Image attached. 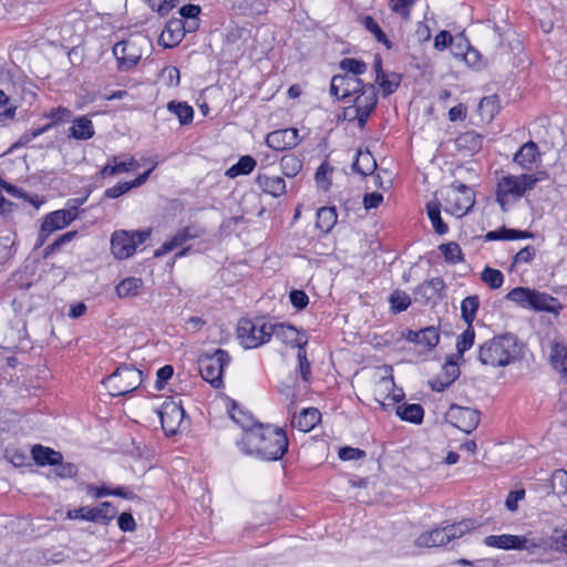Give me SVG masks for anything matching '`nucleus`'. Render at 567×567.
I'll return each mask as SVG.
<instances>
[{
  "label": "nucleus",
  "instance_id": "obj_1",
  "mask_svg": "<svg viewBox=\"0 0 567 567\" xmlns=\"http://www.w3.org/2000/svg\"><path fill=\"white\" fill-rule=\"evenodd\" d=\"M229 414L245 431L241 440L237 442L243 453L256 455L265 461H278L287 453L289 440L285 430L269 424L254 423L235 401L231 402Z\"/></svg>",
  "mask_w": 567,
  "mask_h": 567
},
{
  "label": "nucleus",
  "instance_id": "obj_2",
  "mask_svg": "<svg viewBox=\"0 0 567 567\" xmlns=\"http://www.w3.org/2000/svg\"><path fill=\"white\" fill-rule=\"evenodd\" d=\"M522 344L514 334L505 333L496 336L478 349V361L493 368L506 367L520 359Z\"/></svg>",
  "mask_w": 567,
  "mask_h": 567
},
{
  "label": "nucleus",
  "instance_id": "obj_3",
  "mask_svg": "<svg viewBox=\"0 0 567 567\" xmlns=\"http://www.w3.org/2000/svg\"><path fill=\"white\" fill-rule=\"evenodd\" d=\"M143 382V372L134 364L121 363L113 373L102 380L112 396H124Z\"/></svg>",
  "mask_w": 567,
  "mask_h": 567
},
{
  "label": "nucleus",
  "instance_id": "obj_4",
  "mask_svg": "<svg viewBox=\"0 0 567 567\" xmlns=\"http://www.w3.org/2000/svg\"><path fill=\"white\" fill-rule=\"evenodd\" d=\"M546 173L538 174H522L519 176L508 175L504 176L497 186L496 200L503 210H506V197H522L527 190H530L535 185L543 181Z\"/></svg>",
  "mask_w": 567,
  "mask_h": 567
},
{
  "label": "nucleus",
  "instance_id": "obj_5",
  "mask_svg": "<svg viewBox=\"0 0 567 567\" xmlns=\"http://www.w3.org/2000/svg\"><path fill=\"white\" fill-rule=\"evenodd\" d=\"M269 326L264 317L241 318L237 323V338L245 349H256L269 342Z\"/></svg>",
  "mask_w": 567,
  "mask_h": 567
},
{
  "label": "nucleus",
  "instance_id": "obj_6",
  "mask_svg": "<svg viewBox=\"0 0 567 567\" xmlns=\"http://www.w3.org/2000/svg\"><path fill=\"white\" fill-rule=\"evenodd\" d=\"M353 96V104L346 109L344 114L350 116V121L357 120L358 126L363 130L378 104L375 85L364 83L362 90Z\"/></svg>",
  "mask_w": 567,
  "mask_h": 567
},
{
  "label": "nucleus",
  "instance_id": "obj_7",
  "mask_svg": "<svg viewBox=\"0 0 567 567\" xmlns=\"http://www.w3.org/2000/svg\"><path fill=\"white\" fill-rule=\"evenodd\" d=\"M229 363L230 355L224 349H217L213 353H204L198 359L202 378L215 389H220L224 385L223 374Z\"/></svg>",
  "mask_w": 567,
  "mask_h": 567
},
{
  "label": "nucleus",
  "instance_id": "obj_8",
  "mask_svg": "<svg viewBox=\"0 0 567 567\" xmlns=\"http://www.w3.org/2000/svg\"><path fill=\"white\" fill-rule=\"evenodd\" d=\"M505 299L514 302L524 309H529L533 311H554L553 303L556 299L548 293L537 291L535 289H530L527 287H516L512 289L506 296Z\"/></svg>",
  "mask_w": 567,
  "mask_h": 567
},
{
  "label": "nucleus",
  "instance_id": "obj_9",
  "mask_svg": "<svg viewBox=\"0 0 567 567\" xmlns=\"http://www.w3.org/2000/svg\"><path fill=\"white\" fill-rule=\"evenodd\" d=\"M117 515V508L111 502H102L97 506H81L69 509L66 517L70 519L86 520L100 525H109Z\"/></svg>",
  "mask_w": 567,
  "mask_h": 567
},
{
  "label": "nucleus",
  "instance_id": "obj_10",
  "mask_svg": "<svg viewBox=\"0 0 567 567\" xmlns=\"http://www.w3.org/2000/svg\"><path fill=\"white\" fill-rule=\"evenodd\" d=\"M445 210L457 217L466 215L475 204L474 190L460 182H454L451 185V192L446 199Z\"/></svg>",
  "mask_w": 567,
  "mask_h": 567
},
{
  "label": "nucleus",
  "instance_id": "obj_11",
  "mask_svg": "<svg viewBox=\"0 0 567 567\" xmlns=\"http://www.w3.org/2000/svg\"><path fill=\"white\" fill-rule=\"evenodd\" d=\"M72 221H74L72 216L64 209H58L47 214L42 219L34 248L42 247L53 233L64 229L71 225Z\"/></svg>",
  "mask_w": 567,
  "mask_h": 567
},
{
  "label": "nucleus",
  "instance_id": "obj_12",
  "mask_svg": "<svg viewBox=\"0 0 567 567\" xmlns=\"http://www.w3.org/2000/svg\"><path fill=\"white\" fill-rule=\"evenodd\" d=\"M445 417L451 425L470 434L478 426L481 412L476 409L452 404Z\"/></svg>",
  "mask_w": 567,
  "mask_h": 567
},
{
  "label": "nucleus",
  "instance_id": "obj_13",
  "mask_svg": "<svg viewBox=\"0 0 567 567\" xmlns=\"http://www.w3.org/2000/svg\"><path fill=\"white\" fill-rule=\"evenodd\" d=\"M185 414L182 401H166L162 404L158 416L162 429L167 436H173L179 431Z\"/></svg>",
  "mask_w": 567,
  "mask_h": 567
},
{
  "label": "nucleus",
  "instance_id": "obj_14",
  "mask_svg": "<svg viewBox=\"0 0 567 567\" xmlns=\"http://www.w3.org/2000/svg\"><path fill=\"white\" fill-rule=\"evenodd\" d=\"M363 81L349 74H336L331 79L330 94L337 100L346 101L362 90Z\"/></svg>",
  "mask_w": 567,
  "mask_h": 567
},
{
  "label": "nucleus",
  "instance_id": "obj_15",
  "mask_svg": "<svg viewBox=\"0 0 567 567\" xmlns=\"http://www.w3.org/2000/svg\"><path fill=\"white\" fill-rule=\"evenodd\" d=\"M446 285L441 277L423 281L413 290L414 301L421 305L435 303L436 299H443Z\"/></svg>",
  "mask_w": 567,
  "mask_h": 567
},
{
  "label": "nucleus",
  "instance_id": "obj_16",
  "mask_svg": "<svg viewBox=\"0 0 567 567\" xmlns=\"http://www.w3.org/2000/svg\"><path fill=\"white\" fill-rule=\"evenodd\" d=\"M112 51L117 62V69L121 72H126L135 68L142 58L136 45L128 40L117 42Z\"/></svg>",
  "mask_w": 567,
  "mask_h": 567
},
{
  "label": "nucleus",
  "instance_id": "obj_17",
  "mask_svg": "<svg viewBox=\"0 0 567 567\" xmlns=\"http://www.w3.org/2000/svg\"><path fill=\"white\" fill-rule=\"evenodd\" d=\"M204 234V229L189 225L176 231V234L166 240L155 252V257H161L174 250L177 247L184 246L188 240L199 238Z\"/></svg>",
  "mask_w": 567,
  "mask_h": 567
},
{
  "label": "nucleus",
  "instance_id": "obj_18",
  "mask_svg": "<svg viewBox=\"0 0 567 567\" xmlns=\"http://www.w3.org/2000/svg\"><path fill=\"white\" fill-rule=\"evenodd\" d=\"M299 143L297 128L276 130L266 136V144L275 151L290 150Z\"/></svg>",
  "mask_w": 567,
  "mask_h": 567
},
{
  "label": "nucleus",
  "instance_id": "obj_19",
  "mask_svg": "<svg viewBox=\"0 0 567 567\" xmlns=\"http://www.w3.org/2000/svg\"><path fill=\"white\" fill-rule=\"evenodd\" d=\"M111 250L116 259L131 257L136 248L135 241L127 230H116L111 237Z\"/></svg>",
  "mask_w": 567,
  "mask_h": 567
},
{
  "label": "nucleus",
  "instance_id": "obj_20",
  "mask_svg": "<svg viewBox=\"0 0 567 567\" xmlns=\"http://www.w3.org/2000/svg\"><path fill=\"white\" fill-rule=\"evenodd\" d=\"M513 161L523 169L532 171L537 163L542 162V154L538 145L533 141L524 143L515 153Z\"/></svg>",
  "mask_w": 567,
  "mask_h": 567
},
{
  "label": "nucleus",
  "instance_id": "obj_21",
  "mask_svg": "<svg viewBox=\"0 0 567 567\" xmlns=\"http://www.w3.org/2000/svg\"><path fill=\"white\" fill-rule=\"evenodd\" d=\"M269 340L274 336L276 339L281 342L289 344L291 347H296L299 349V346H306L307 341L300 338L299 332L296 328L286 323H270L269 326Z\"/></svg>",
  "mask_w": 567,
  "mask_h": 567
},
{
  "label": "nucleus",
  "instance_id": "obj_22",
  "mask_svg": "<svg viewBox=\"0 0 567 567\" xmlns=\"http://www.w3.org/2000/svg\"><path fill=\"white\" fill-rule=\"evenodd\" d=\"M184 25L182 24V19H169L158 38V44L167 49L178 45L185 37L183 32Z\"/></svg>",
  "mask_w": 567,
  "mask_h": 567
},
{
  "label": "nucleus",
  "instance_id": "obj_23",
  "mask_svg": "<svg viewBox=\"0 0 567 567\" xmlns=\"http://www.w3.org/2000/svg\"><path fill=\"white\" fill-rule=\"evenodd\" d=\"M484 544L488 547L501 549H516L522 550V547H527L525 536L518 535H489L484 538Z\"/></svg>",
  "mask_w": 567,
  "mask_h": 567
},
{
  "label": "nucleus",
  "instance_id": "obj_24",
  "mask_svg": "<svg viewBox=\"0 0 567 567\" xmlns=\"http://www.w3.org/2000/svg\"><path fill=\"white\" fill-rule=\"evenodd\" d=\"M31 455L34 463L39 466H53L56 465L58 463H61V461L63 460V455L61 452L48 446H43L41 444H35L32 446Z\"/></svg>",
  "mask_w": 567,
  "mask_h": 567
},
{
  "label": "nucleus",
  "instance_id": "obj_25",
  "mask_svg": "<svg viewBox=\"0 0 567 567\" xmlns=\"http://www.w3.org/2000/svg\"><path fill=\"white\" fill-rule=\"evenodd\" d=\"M256 184L266 194L272 197H279L286 193V182L280 176H269L266 174H258Z\"/></svg>",
  "mask_w": 567,
  "mask_h": 567
},
{
  "label": "nucleus",
  "instance_id": "obj_26",
  "mask_svg": "<svg viewBox=\"0 0 567 567\" xmlns=\"http://www.w3.org/2000/svg\"><path fill=\"white\" fill-rule=\"evenodd\" d=\"M321 420V413L316 408L303 409L291 422L301 432H310Z\"/></svg>",
  "mask_w": 567,
  "mask_h": 567
},
{
  "label": "nucleus",
  "instance_id": "obj_27",
  "mask_svg": "<svg viewBox=\"0 0 567 567\" xmlns=\"http://www.w3.org/2000/svg\"><path fill=\"white\" fill-rule=\"evenodd\" d=\"M94 127L92 121L87 116H80L73 121L70 127V137L75 140H89L94 136Z\"/></svg>",
  "mask_w": 567,
  "mask_h": 567
},
{
  "label": "nucleus",
  "instance_id": "obj_28",
  "mask_svg": "<svg viewBox=\"0 0 567 567\" xmlns=\"http://www.w3.org/2000/svg\"><path fill=\"white\" fill-rule=\"evenodd\" d=\"M396 415L403 421L421 424L424 417V410L419 403H403L396 406Z\"/></svg>",
  "mask_w": 567,
  "mask_h": 567
},
{
  "label": "nucleus",
  "instance_id": "obj_29",
  "mask_svg": "<svg viewBox=\"0 0 567 567\" xmlns=\"http://www.w3.org/2000/svg\"><path fill=\"white\" fill-rule=\"evenodd\" d=\"M449 543H450V540H449V535H447L445 526L434 528L427 533H423L417 538V544L420 546H426V547L444 546Z\"/></svg>",
  "mask_w": 567,
  "mask_h": 567
},
{
  "label": "nucleus",
  "instance_id": "obj_30",
  "mask_svg": "<svg viewBox=\"0 0 567 567\" xmlns=\"http://www.w3.org/2000/svg\"><path fill=\"white\" fill-rule=\"evenodd\" d=\"M402 75L396 72H385L375 76V83L380 86L383 97L393 94L400 86Z\"/></svg>",
  "mask_w": 567,
  "mask_h": 567
},
{
  "label": "nucleus",
  "instance_id": "obj_31",
  "mask_svg": "<svg viewBox=\"0 0 567 567\" xmlns=\"http://www.w3.org/2000/svg\"><path fill=\"white\" fill-rule=\"evenodd\" d=\"M375 168H377V162L369 151H367L364 153L359 151L357 153L355 159L352 163L353 172H355L362 176H368L369 174H372Z\"/></svg>",
  "mask_w": 567,
  "mask_h": 567
},
{
  "label": "nucleus",
  "instance_id": "obj_32",
  "mask_svg": "<svg viewBox=\"0 0 567 567\" xmlns=\"http://www.w3.org/2000/svg\"><path fill=\"white\" fill-rule=\"evenodd\" d=\"M338 214L336 207L324 206L317 212L316 226L322 233L328 234L337 224Z\"/></svg>",
  "mask_w": 567,
  "mask_h": 567
},
{
  "label": "nucleus",
  "instance_id": "obj_33",
  "mask_svg": "<svg viewBox=\"0 0 567 567\" xmlns=\"http://www.w3.org/2000/svg\"><path fill=\"white\" fill-rule=\"evenodd\" d=\"M257 165L256 159L250 155L241 156L236 164L230 166L225 175L229 178H236L240 175L250 174Z\"/></svg>",
  "mask_w": 567,
  "mask_h": 567
},
{
  "label": "nucleus",
  "instance_id": "obj_34",
  "mask_svg": "<svg viewBox=\"0 0 567 567\" xmlns=\"http://www.w3.org/2000/svg\"><path fill=\"white\" fill-rule=\"evenodd\" d=\"M167 110L177 116L181 125H188L194 120V109L187 102L171 101Z\"/></svg>",
  "mask_w": 567,
  "mask_h": 567
},
{
  "label": "nucleus",
  "instance_id": "obj_35",
  "mask_svg": "<svg viewBox=\"0 0 567 567\" xmlns=\"http://www.w3.org/2000/svg\"><path fill=\"white\" fill-rule=\"evenodd\" d=\"M480 308V298L477 295L467 296L461 302V317L467 326H473Z\"/></svg>",
  "mask_w": 567,
  "mask_h": 567
},
{
  "label": "nucleus",
  "instance_id": "obj_36",
  "mask_svg": "<svg viewBox=\"0 0 567 567\" xmlns=\"http://www.w3.org/2000/svg\"><path fill=\"white\" fill-rule=\"evenodd\" d=\"M426 213L436 234L444 235L449 231L447 225L441 217V204L439 202H430L426 205Z\"/></svg>",
  "mask_w": 567,
  "mask_h": 567
},
{
  "label": "nucleus",
  "instance_id": "obj_37",
  "mask_svg": "<svg viewBox=\"0 0 567 567\" xmlns=\"http://www.w3.org/2000/svg\"><path fill=\"white\" fill-rule=\"evenodd\" d=\"M361 23L364 25V28L374 35L375 40L379 43H382L385 45L388 50H391L393 48V43L388 39L384 31L381 29L379 23L374 20L371 16H364L361 19Z\"/></svg>",
  "mask_w": 567,
  "mask_h": 567
},
{
  "label": "nucleus",
  "instance_id": "obj_38",
  "mask_svg": "<svg viewBox=\"0 0 567 567\" xmlns=\"http://www.w3.org/2000/svg\"><path fill=\"white\" fill-rule=\"evenodd\" d=\"M440 251L449 264H458L464 261V254L461 246L455 241H450L439 246Z\"/></svg>",
  "mask_w": 567,
  "mask_h": 567
},
{
  "label": "nucleus",
  "instance_id": "obj_39",
  "mask_svg": "<svg viewBox=\"0 0 567 567\" xmlns=\"http://www.w3.org/2000/svg\"><path fill=\"white\" fill-rule=\"evenodd\" d=\"M141 287H142V280L140 278L130 277V278L123 279L115 287V290L120 298H125V297L137 295Z\"/></svg>",
  "mask_w": 567,
  "mask_h": 567
},
{
  "label": "nucleus",
  "instance_id": "obj_40",
  "mask_svg": "<svg viewBox=\"0 0 567 567\" xmlns=\"http://www.w3.org/2000/svg\"><path fill=\"white\" fill-rule=\"evenodd\" d=\"M440 342V332L439 329L430 326L423 329H420L419 337V346L426 348L427 350L434 349Z\"/></svg>",
  "mask_w": 567,
  "mask_h": 567
},
{
  "label": "nucleus",
  "instance_id": "obj_41",
  "mask_svg": "<svg viewBox=\"0 0 567 567\" xmlns=\"http://www.w3.org/2000/svg\"><path fill=\"white\" fill-rule=\"evenodd\" d=\"M280 167L287 177H295L302 168V162L295 154H286L280 159Z\"/></svg>",
  "mask_w": 567,
  "mask_h": 567
},
{
  "label": "nucleus",
  "instance_id": "obj_42",
  "mask_svg": "<svg viewBox=\"0 0 567 567\" xmlns=\"http://www.w3.org/2000/svg\"><path fill=\"white\" fill-rule=\"evenodd\" d=\"M79 235L78 230H71L66 231L62 235H60L53 243L48 245L43 250V257L48 258L59 251L63 246L71 243L73 239H75Z\"/></svg>",
  "mask_w": 567,
  "mask_h": 567
},
{
  "label": "nucleus",
  "instance_id": "obj_43",
  "mask_svg": "<svg viewBox=\"0 0 567 567\" xmlns=\"http://www.w3.org/2000/svg\"><path fill=\"white\" fill-rule=\"evenodd\" d=\"M475 340V330L473 326H467V328L458 336L456 341V351L458 357H463V354L470 350Z\"/></svg>",
  "mask_w": 567,
  "mask_h": 567
},
{
  "label": "nucleus",
  "instance_id": "obj_44",
  "mask_svg": "<svg viewBox=\"0 0 567 567\" xmlns=\"http://www.w3.org/2000/svg\"><path fill=\"white\" fill-rule=\"evenodd\" d=\"M482 143V136L475 133L474 131L465 132L461 134L457 138L458 146L467 148L471 152H476L481 150Z\"/></svg>",
  "mask_w": 567,
  "mask_h": 567
},
{
  "label": "nucleus",
  "instance_id": "obj_45",
  "mask_svg": "<svg viewBox=\"0 0 567 567\" xmlns=\"http://www.w3.org/2000/svg\"><path fill=\"white\" fill-rule=\"evenodd\" d=\"M550 359L556 370L567 371V348L565 346L555 343L551 348Z\"/></svg>",
  "mask_w": 567,
  "mask_h": 567
},
{
  "label": "nucleus",
  "instance_id": "obj_46",
  "mask_svg": "<svg viewBox=\"0 0 567 567\" xmlns=\"http://www.w3.org/2000/svg\"><path fill=\"white\" fill-rule=\"evenodd\" d=\"M481 279L491 288L498 289L504 282V275L501 270L485 267L481 274Z\"/></svg>",
  "mask_w": 567,
  "mask_h": 567
},
{
  "label": "nucleus",
  "instance_id": "obj_47",
  "mask_svg": "<svg viewBox=\"0 0 567 567\" xmlns=\"http://www.w3.org/2000/svg\"><path fill=\"white\" fill-rule=\"evenodd\" d=\"M340 69L346 71L344 74L358 78L367 71V64L353 58H344L340 61Z\"/></svg>",
  "mask_w": 567,
  "mask_h": 567
},
{
  "label": "nucleus",
  "instance_id": "obj_48",
  "mask_svg": "<svg viewBox=\"0 0 567 567\" xmlns=\"http://www.w3.org/2000/svg\"><path fill=\"white\" fill-rule=\"evenodd\" d=\"M445 528L449 535V540L451 542L453 539L464 536L466 533L472 530L474 528V522L470 519L462 520L454 524H447L445 525Z\"/></svg>",
  "mask_w": 567,
  "mask_h": 567
},
{
  "label": "nucleus",
  "instance_id": "obj_49",
  "mask_svg": "<svg viewBox=\"0 0 567 567\" xmlns=\"http://www.w3.org/2000/svg\"><path fill=\"white\" fill-rule=\"evenodd\" d=\"M391 310L394 313L405 311L411 305V297L404 291H394L390 296Z\"/></svg>",
  "mask_w": 567,
  "mask_h": 567
},
{
  "label": "nucleus",
  "instance_id": "obj_50",
  "mask_svg": "<svg viewBox=\"0 0 567 567\" xmlns=\"http://www.w3.org/2000/svg\"><path fill=\"white\" fill-rule=\"evenodd\" d=\"M297 359L299 362V372L301 379L305 382H309L311 378V363L307 358L306 346H299Z\"/></svg>",
  "mask_w": 567,
  "mask_h": 567
},
{
  "label": "nucleus",
  "instance_id": "obj_51",
  "mask_svg": "<svg viewBox=\"0 0 567 567\" xmlns=\"http://www.w3.org/2000/svg\"><path fill=\"white\" fill-rule=\"evenodd\" d=\"M417 0H389L390 9L402 19L410 18L411 9Z\"/></svg>",
  "mask_w": 567,
  "mask_h": 567
},
{
  "label": "nucleus",
  "instance_id": "obj_52",
  "mask_svg": "<svg viewBox=\"0 0 567 567\" xmlns=\"http://www.w3.org/2000/svg\"><path fill=\"white\" fill-rule=\"evenodd\" d=\"M50 128H51V124H45L43 126L25 131L19 137V140H18V142L16 143L14 146L16 147L17 146H24V145L29 144L30 142H32L38 136H40V135L44 134L45 132H48Z\"/></svg>",
  "mask_w": 567,
  "mask_h": 567
},
{
  "label": "nucleus",
  "instance_id": "obj_53",
  "mask_svg": "<svg viewBox=\"0 0 567 567\" xmlns=\"http://www.w3.org/2000/svg\"><path fill=\"white\" fill-rule=\"evenodd\" d=\"M50 128H51V124H45L43 126L25 131L19 137V140H18V142L16 143L14 146L16 147L17 146H24V145L29 144L30 142H32L38 136H40V135L44 134L45 132H48Z\"/></svg>",
  "mask_w": 567,
  "mask_h": 567
},
{
  "label": "nucleus",
  "instance_id": "obj_54",
  "mask_svg": "<svg viewBox=\"0 0 567 567\" xmlns=\"http://www.w3.org/2000/svg\"><path fill=\"white\" fill-rule=\"evenodd\" d=\"M174 374V368L171 364H166L162 368H159L156 372V381H155V389L157 391H161L165 388L168 380L172 379Z\"/></svg>",
  "mask_w": 567,
  "mask_h": 567
},
{
  "label": "nucleus",
  "instance_id": "obj_55",
  "mask_svg": "<svg viewBox=\"0 0 567 567\" xmlns=\"http://www.w3.org/2000/svg\"><path fill=\"white\" fill-rule=\"evenodd\" d=\"M54 466V474L60 478H72L78 474V467L73 463H64L62 460L61 463H58Z\"/></svg>",
  "mask_w": 567,
  "mask_h": 567
},
{
  "label": "nucleus",
  "instance_id": "obj_56",
  "mask_svg": "<svg viewBox=\"0 0 567 567\" xmlns=\"http://www.w3.org/2000/svg\"><path fill=\"white\" fill-rule=\"evenodd\" d=\"M91 190H87L85 196L83 197H75L68 199L65 204V208H63L65 212H69L72 216V219L75 220L79 216V208L87 200L90 196Z\"/></svg>",
  "mask_w": 567,
  "mask_h": 567
},
{
  "label": "nucleus",
  "instance_id": "obj_57",
  "mask_svg": "<svg viewBox=\"0 0 567 567\" xmlns=\"http://www.w3.org/2000/svg\"><path fill=\"white\" fill-rule=\"evenodd\" d=\"M289 299L293 308L303 310L309 303V297L303 290L293 289L289 293Z\"/></svg>",
  "mask_w": 567,
  "mask_h": 567
},
{
  "label": "nucleus",
  "instance_id": "obj_58",
  "mask_svg": "<svg viewBox=\"0 0 567 567\" xmlns=\"http://www.w3.org/2000/svg\"><path fill=\"white\" fill-rule=\"evenodd\" d=\"M339 458L342 461H357L365 456V452L358 447L343 446L339 450Z\"/></svg>",
  "mask_w": 567,
  "mask_h": 567
},
{
  "label": "nucleus",
  "instance_id": "obj_59",
  "mask_svg": "<svg viewBox=\"0 0 567 567\" xmlns=\"http://www.w3.org/2000/svg\"><path fill=\"white\" fill-rule=\"evenodd\" d=\"M332 172L333 167L327 161L322 162L316 172L317 183H326L327 185L324 186V188L327 189L328 186L331 184L330 176Z\"/></svg>",
  "mask_w": 567,
  "mask_h": 567
},
{
  "label": "nucleus",
  "instance_id": "obj_60",
  "mask_svg": "<svg viewBox=\"0 0 567 567\" xmlns=\"http://www.w3.org/2000/svg\"><path fill=\"white\" fill-rule=\"evenodd\" d=\"M117 525L124 533L134 532L136 529L135 519L130 512H123L117 516Z\"/></svg>",
  "mask_w": 567,
  "mask_h": 567
},
{
  "label": "nucleus",
  "instance_id": "obj_61",
  "mask_svg": "<svg viewBox=\"0 0 567 567\" xmlns=\"http://www.w3.org/2000/svg\"><path fill=\"white\" fill-rule=\"evenodd\" d=\"M131 190L127 182L117 183L116 185L105 189L104 198L115 199Z\"/></svg>",
  "mask_w": 567,
  "mask_h": 567
},
{
  "label": "nucleus",
  "instance_id": "obj_62",
  "mask_svg": "<svg viewBox=\"0 0 567 567\" xmlns=\"http://www.w3.org/2000/svg\"><path fill=\"white\" fill-rule=\"evenodd\" d=\"M536 256V249L534 246H526L522 248L515 256H514V264H529L533 261V259Z\"/></svg>",
  "mask_w": 567,
  "mask_h": 567
},
{
  "label": "nucleus",
  "instance_id": "obj_63",
  "mask_svg": "<svg viewBox=\"0 0 567 567\" xmlns=\"http://www.w3.org/2000/svg\"><path fill=\"white\" fill-rule=\"evenodd\" d=\"M553 487L559 488V493L567 494V472L565 470H556L551 476Z\"/></svg>",
  "mask_w": 567,
  "mask_h": 567
},
{
  "label": "nucleus",
  "instance_id": "obj_64",
  "mask_svg": "<svg viewBox=\"0 0 567 567\" xmlns=\"http://www.w3.org/2000/svg\"><path fill=\"white\" fill-rule=\"evenodd\" d=\"M443 372L445 380L453 383L458 377H460V369L457 367V363L453 361L452 359H447L445 364L443 365Z\"/></svg>",
  "mask_w": 567,
  "mask_h": 567
}]
</instances>
